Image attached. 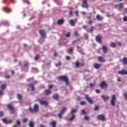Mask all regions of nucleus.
Returning a JSON list of instances; mask_svg holds the SVG:
<instances>
[{"label": "nucleus", "mask_w": 127, "mask_h": 127, "mask_svg": "<svg viewBox=\"0 0 127 127\" xmlns=\"http://www.w3.org/2000/svg\"><path fill=\"white\" fill-rule=\"evenodd\" d=\"M28 86L31 87V91L35 90V87H34V84L33 83H30L28 85Z\"/></svg>", "instance_id": "nucleus-21"}, {"label": "nucleus", "mask_w": 127, "mask_h": 127, "mask_svg": "<svg viewBox=\"0 0 127 127\" xmlns=\"http://www.w3.org/2000/svg\"><path fill=\"white\" fill-rule=\"evenodd\" d=\"M81 115H86V111L85 110H81Z\"/></svg>", "instance_id": "nucleus-49"}, {"label": "nucleus", "mask_w": 127, "mask_h": 127, "mask_svg": "<svg viewBox=\"0 0 127 127\" xmlns=\"http://www.w3.org/2000/svg\"><path fill=\"white\" fill-rule=\"evenodd\" d=\"M69 23L71 26H75V23H76V19L75 20V21H74L73 19H70L69 21Z\"/></svg>", "instance_id": "nucleus-22"}, {"label": "nucleus", "mask_w": 127, "mask_h": 127, "mask_svg": "<svg viewBox=\"0 0 127 127\" xmlns=\"http://www.w3.org/2000/svg\"><path fill=\"white\" fill-rule=\"evenodd\" d=\"M87 23H88V24H91V25H92V24H93V21H92V20H90L89 21H88V22H87Z\"/></svg>", "instance_id": "nucleus-56"}, {"label": "nucleus", "mask_w": 127, "mask_h": 127, "mask_svg": "<svg viewBox=\"0 0 127 127\" xmlns=\"http://www.w3.org/2000/svg\"><path fill=\"white\" fill-rule=\"evenodd\" d=\"M74 35H75V36H79V33H78L77 31H75L74 32Z\"/></svg>", "instance_id": "nucleus-52"}, {"label": "nucleus", "mask_w": 127, "mask_h": 127, "mask_svg": "<svg viewBox=\"0 0 127 127\" xmlns=\"http://www.w3.org/2000/svg\"><path fill=\"white\" fill-rule=\"evenodd\" d=\"M123 30L125 32H127V28H126V27L123 28Z\"/></svg>", "instance_id": "nucleus-64"}, {"label": "nucleus", "mask_w": 127, "mask_h": 127, "mask_svg": "<svg viewBox=\"0 0 127 127\" xmlns=\"http://www.w3.org/2000/svg\"><path fill=\"white\" fill-rule=\"evenodd\" d=\"M32 80H33V78H29L27 79V81H28V82H29Z\"/></svg>", "instance_id": "nucleus-63"}, {"label": "nucleus", "mask_w": 127, "mask_h": 127, "mask_svg": "<svg viewBox=\"0 0 127 127\" xmlns=\"http://www.w3.org/2000/svg\"><path fill=\"white\" fill-rule=\"evenodd\" d=\"M71 117L70 119H68V121L69 122H72V121H74L75 120V115H71Z\"/></svg>", "instance_id": "nucleus-31"}, {"label": "nucleus", "mask_w": 127, "mask_h": 127, "mask_svg": "<svg viewBox=\"0 0 127 127\" xmlns=\"http://www.w3.org/2000/svg\"><path fill=\"white\" fill-rule=\"evenodd\" d=\"M7 107L8 109V110L11 111L10 114H11V115H13V114L15 113V112L14 111V107L12 106V105H11V104H7Z\"/></svg>", "instance_id": "nucleus-5"}, {"label": "nucleus", "mask_w": 127, "mask_h": 127, "mask_svg": "<svg viewBox=\"0 0 127 127\" xmlns=\"http://www.w3.org/2000/svg\"><path fill=\"white\" fill-rule=\"evenodd\" d=\"M27 121H28V120L27 118H25L23 120V123L25 124V123H27Z\"/></svg>", "instance_id": "nucleus-50"}, {"label": "nucleus", "mask_w": 127, "mask_h": 127, "mask_svg": "<svg viewBox=\"0 0 127 127\" xmlns=\"http://www.w3.org/2000/svg\"><path fill=\"white\" fill-rule=\"evenodd\" d=\"M39 33L43 38H46V32L44 30H39Z\"/></svg>", "instance_id": "nucleus-7"}, {"label": "nucleus", "mask_w": 127, "mask_h": 127, "mask_svg": "<svg viewBox=\"0 0 127 127\" xmlns=\"http://www.w3.org/2000/svg\"><path fill=\"white\" fill-rule=\"evenodd\" d=\"M98 61H100V62H103V63L106 61V60L105 59V58L102 56L98 57Z\"/></svg>", "instance_id": "nucleus-19"}, {"label": "nucleus", "mask_w": 127, "mask_h": 127, "mask_svg": "<svg viewBox=\"0 0 127 127\" xmlns=\"http://www.w3.org/2000/svg\"><path fill=\"white\" fill-rule=\"evenodd\" d=\"M117 101V97L116 95L113 94L111 97V99L110 100V104L112 107H115L116 106V102Z\"/></svg>", "instance_id": "nucleus-3"}, {"label": "nucleus", "mask_w": 127, "mask_h": 127, "mask_svg": "<svg viewBox=\"0 0 127 127\" xmlns=\"http://www.w3.org/2000/svg\"><path fill=\"white\" fill-rule=\"evenodd\" d=\"M73 50H74V48H70L68 53H71V52H73Z\"/></svg>", "instance_id": "nucleus-45"}, {"label": "nucleus", "mask_w": 127, "mask_h": 127, "mask_svg": "<svg viewBox=\"0 0 127 127\" xmlns=\"http://www.w3.org/2000/svg\"><path fill=\"white\" fill-rule=\"evenodd\" d=\"M76 101H81V97L77 96L76 98Z\"/></svg>", "instance_id": "nucleus-58"}, {"label": "nucleus", "mask_w": 127, "mask_h": 127, "mask_svg": "<svg viewBox=\"0 0 127 127\" xmlns=\"http://www.w3.org/2000/svg\"><path fill=\"white\" fill-rule=\"evenodd\" d=\"M40 59V56L39 55H37L35 57V61H37L39 59Z\"/></svg>", "instance_id": "nucleus-33"}, {"label": "nucleus", "mask_w": 127, "mask_h": 127, "mask_svg": "<svg viewBox=\"0 0 127 127\" xmlns=\"http://www.w3.org/2000/svg\"><path fill=\"white\" fill-rule=\"evenodd\" d=\"M59 81L65 82L66 86H69V78L66 75H61L57 77Z\"/></svg>", "instance_id": "nucleus-1"}, {"label": "nucleus", "mask_w": 127, "mask_h": 127, "mask_svg": "<svg viewBox=\"0 0 127 127\" xmlns=\"http://www.w3.org/2000/svg\"><path fill=\"white\" fill-rule=\"evenodd\" d=\"M122 62L124 65H127V58L124 57L122 59Z\"/></svg>", "instance_id": "nucleus-24"}, {"label": "nucleus", "mask_w": 127, "mask_h": 127, "mask_svg": "<svg viewBox=\"0 0 127 127\" xmlns=\"http://www.w3.org/2000/svg\"><path fill=\"white\" fill-rule=\"evenodd\" d=\"M99 106H95V108H94V111H98V109H99Z\"/></svg>", "instance_id": "nucleus-57"}, {"label": "nucleus", "mask_w": 127, "mask_h": 127, "mask_svg": "<svg viewBox=\"0 0 127 127\" xmlns=\"http://www.w3.org/2000/svg\"><path fill=\"white\" fill-rule=\"evenodd\" d=\"M118 74L119 75H127V70L123 69L118 71Z\"/></svg>", "instance_id": "nucleus-11"}, {"label": "nucleus", "mask_w": 127, "mask_h": 127, "mask_svg": "<svg viewBox=\"0 0 127 127\" xmlns=\"http://www.w3.org/2000/svg\"><path fill=\"white\" fill-rule=\"evenodd\" d=\"M123 20H124V21H127V16L124 17Z\"/></svg>", "instance_id": "nucleus-60"}, {"label": "nucleus", "mask_w": 127, "mask_h": 127, "mask_svg": "<svg viewBox=\"0 0 127 127\" xmlns=\"http://www.w3.org/2000/svg\"><path fill=\"white\" fill-rule=\"evenodd\" d=\"M56 67H58V66H61L62 65V63L61 61L59 62L58 64H56Z\"/></svg>", "instance_id": "nucleus-38"}, {"label": "nucleus", "mask_w": 127, "mask_h": 127, "mask_svg": "<svg viewBox=\"0 0 127 127\" xmlns=\"http://www.w3.org/2000/svg\"><path fill=\"white\" fill-rule=\"evenodd\" d=\"M81 6L84 8H89V5H88V3H87V0H82Z\"/></svg>", "instance_id": "nucleus-10"}, {"label": "nucleus", "mask_w": 127, "mask_h": 127, "mask_svg": "<svg viewBox=\"0 0 127 127\" xmlns=\"http://www.w3.org/2000/svg\"><path fill=\"white\" fill-rule=\"evenodd\" d=\"M78 41H80V39L77 40H74V41H72V44H74V43H77V42H78Z\"/></svg>", "instance_id": "nucleus-51"}, {"label": "nucleus", "mask_w": 127, "mask_h": 127, "mask_svg": "<svg viewBox=\"0 0 127 127\" xmlns=\"http://www.w3.org/2000/svg\"><path fill=\"white\" fill-rule=\"evenodd\" d=\"M74 113H77V110H76L75 109L71 110L70 114L71 115H75V114H74Z\"/></svg>", "instance_id": "nucleus-36"}, {"label": "nucleus", "mask_w": 127, "mask_h": 127, "mask_svg": "<svg viewBox=\"0 0 127 127\" xmlns=\"http://www.w3.org/2000/svg\"><path fill=\"white\" fill-rule=\"evenodd\" d=\"M39 109V106H38V104H35L34 106V113H37L38 109Z\"/></svg>", "instance_id": "nucleus-20"}, {"label": "nucleus", "mask_w": 127, "mask_h": 127, "mask_svg": "<svg viewBox=\"0 0 127 127\" xmlns=\"http://www.w3.org/2000/svg\"><path fill=\"white\" fill-rule=\"evenodd\" d=\"M96 19L98 20V21H102L104 19V17L100 16L99 14L96 15Z\"/></svg>", "instance_id": "nucleus-17"}, {"label": "nucleus", "mask_w": 127, "mask_h": 127, "mask_svg": "<svg viewBox=\"0 0 127 127\" xmlns=\"http://www.w3.org/2000/svg\"><path fill=\"white\" fill-rule=\"evenodd\" d=\"M65 22V21L64 19H59L57 21V24L59 25H61L62 24H63Z\"/></svg>", "instance_id": "nucleus-16"}, {"label": "nucleus", "mask_w": 127, "mask_h": 127, "mask_svg": "<svg viewBox=\"0 0 127 127\" xmlns=\"http://www.w3.org/2000/svg\"><path fill=\"white\" fill-rule=\"evenodd\" d=\"M93 67L95 69H100V67H102V64L95 63L93 64Z\"/></svg>", "instance_id": "nucleus-14"}, {"label": "nucleus", "mask_w": 127, "mask_h": 127, "mask_svg": "<svg viewBox=\"0 0 127 127\" xmlns=\"http://www.w3.org/2000/svg\"><path fill=\"white\" fill-rule=\"evenodd\" d=\"M39 103L41 105H43L44 106H46V107L48 106V102L45 100H40Z\"/></svg>", "instance_id": "nucleus-13"}, {"label": "nucleus", "mask_w": 127, "mask_h": 127, "mask_svg": "<svg viewBox=\"0 0 127 127\" xmlns=\"http://www.w3.org/2000/svg\"><path fill=\"white\" fill-rule=\"evenodd\" d=\"M77 51L82 55H85L84 52L82 50V49L80 50H77Z\"/></svg>", "instance_id": "nucleus-34"}, {"label": "nucleus", "mask_w": 127, "mask_h": 127, "mask_svg": "<svg viewBox=\"0 0 127 127\" xmlns=\"http://www.w3.org/2000/svg\"><path fill=\"white\" fill-rule=\"evenodd\" d=\"M6 88V84H2L1 85V90H4Z\"/></svg>", "instance_id": "nucleus-35"}, {"label": "nucleus", "mask_w": 127, "mask_h": 127, "mask_svg": "<svg viewBox=\"0 0 127 127\" xmlns=\"http://www.w3.org/2000/svg\"><path fill=\"white\" fill-rule=\"evenodd\" d=\"M100 87L101 89H106L108 88V84L106 83V81H102L100 84Z\"/></svg>", "instance_id": "nucleus-8"}, {"label": "nucleus", "mask_w": 127, "mask_h": 127, "mask_svg": "<svg viewBox=\"0 0 127 127\" xmlns=\"http://www.w3.org/2000/svg\"><path fill=\"white\" fill-rule=\"evenodd\" d=\"M95 92L97 94H100L101 93V91L99 89H96Z\"/></svg>", "instance_id": "nucleus-55"}, {"label": "nucleus", "mask_w": 127, "mask_h": 127, "mask_svg": "<svg viewBox=\"0 0 127 127\" xmlns=\"http://www.w3.org/2000/svg\"><path fill=\"white\" fill-rule=\"evenodd\" d=\"M65 59L66 60H71V57H70L69 56H66L65 57Z\"/></svg>", "instance_id": "nucleus-48"}, {"label": "nucleus", "mask_w": 127, "mask_h": 127, "mask_svg": "<svg viewBox=\"0 0 127 127\" xmlns=\"http://www.w3.org/2000/svg\"><path fill=\"white\" fill-rule=\"evenodd\" d=\"M103 39V37H102V35L99 34L95 37V40L96 42L98 43H102V39Z\"/></svg>", "instance_id": "nucleus-6"}, {"label": "nucleus", "mask_w": 127, "mask_h": 127, "mask_svg": "<svg viewBox=\"0 0 127 127\" xmlns=\"http://www.w3.org/2000/svg\"><path fill=\"white\" fill-rule=\"evenodd\" d=\"M51 94H52V92L51 91V90L49 89H46L45 90L44 95L45 96H47L48 95H50Z\"/></svg>", "instance_id": "nucleus-18"}, {"label": "nucleus", "mask_w": 127, "mask_h": 127, "mask_svg": "<svg viewBox=\"0 0 127 127\" xmlns=\"http://www.w3.org/2000/svg\"><path fill=\"white\" fill-rule=\"evenodd\" d=\"M2 95H3V90L0 89V96L1 97Z\"/></svg>", "instance_id": "nucleus-44"}, {"label": "nucleus", "mask_w": 127, "mask_h": 127, "mask_svg": "<svg viewBox=\"0 0 127 127\" xmlns=\"http://www.w3.org/2000/svg\"><path fill=\"white\" fill-rule=\"evenodd\" d=\"M120 8H124V3H120L118 5Z\"/></svg>", "instance_id": "nucleus-37"}, {"label": "nucleus", "mask_w": 127, "mask_h": 127, "mask_svg": "<svg viewBox=\"0 0 127 127\" xmlns=\"http://www.w3.org/2000/svg\"><path fill=\"white\" fill-rule=\"evenodd\" d=\"M17 99L19 100H22V95L21 94L18 93L17 94Z\"/></svg>", "instance_id": "nucleus-30"}, {"label": "nucleus", "mask_w": 127, "mask_h": 127, "mask_svg": "<svg viewBox=\"0 0 127 127\" xmlns=\"http://www.w3.org/2000/svg\"><path fill=\"white\" fill-rule=\"evenodd\" d=\"M20 121L17 120L16 122V124L17 125V126H20Z\"/></svg>", "instance_id": "nucleus-54"}, {"label": "nucleus", "mask_w": 127, "mask_h": 127, "mask_svg": "<svg viewBox=\"0 0 127 127\" xmlns=\"http://www.w3.org/2000/svg\"><path fill=\"white\" fill-rule=\"evenodd\" d=\"M124 96L126 100H127V93H124Z\"/></svg>", "instance_id": "nucleus-53"}, {"label": "nucleus", "mask_w": 127, "mask_h": 127, "mask_svg": "<svg viewBox=\"0 0 127 127\" xmlns=\"http://www.w3.org/2000/svg\"><path fill=\"white\" fill-rule=\"evenodd\" d=\"M35 126V125L34 124V122L32 121H30L29 123V127H34Z\"/></svg>", "instance_id": "nucleus-27"}, {"label": "nucleus", "mask_w": 127, "mask_h": 127, "mask_svg": "<svg viewBox=\"0 0 127 127\" xmlns=\"http://www.w3.org/2000/svg\"><path fill=\"white\" fill-rule=\"evenodd\" d=\"M101 98L104 100V101H108V100H110V97L109 96L101 95Z\"/></svg>", "instance_id": "nucleus-25"}, {"label": "nucleus", "mask_w": 127, "mask_h": 127, "mask_svg": "<svg viewBox=\"0 0 127 127\" xmlns=\"http://www.w3.org/2000/svg\"><path fill=\"white\" fill-rule=\"evenodd\" d=\"M89 86L91 88H92V87H94V86H95V84L93 83H90L89 84Z\"/></svg>", "instance_id": "nucleus-61"}, {"label": "nucleus", "mask_w": 127, "mask_h": 127, "mask_svg": "<svg viewBox=\"0 0 127 127\" xmlns=\"http://www.w3.org/2000/svg\"><path fill=\"white\" fill-rule=\"evenodd\" d=\"M85 100L87 101V102L91 104V105L93 104L94 101H93V100L92 98L89 97V95L88 94H85Z\"/></svg>", "instance_id": "nucleus-9"}, {"label": "nucleus", "mask_w": 127, "mask_h": 127, "mask_svg": "<svg viewBox=\"0 0 127 127\" xmlns=\"http://www.w3.org/2000/svg\"><path fill=\"white\" fill-rule=\"evenodd\" d=\"M2 122L3 123H4V124H7V120H6V119H2Z\"/></svg>", "instance_id": "nucleus-46"}, {"label": "nucleus", "mask_w": 127, "mask_h": 127, "mask_svg": "<svg viewBox=\"0 0 127 127\" xmlns=\"http://www.w3.org/2000/svg\"><path fill=\"white\" fill-rule=\"evenodd\" d=\"M4 116V112L3 111H0V117H3Z\"/></svg>", "instance_id": "nucleus-42"}, {"label": "nucleus", "mask_w": 127, "mask_h": 127, "mask_svg": "<svg viewBox=\"0 0 127 127\" xmlns=\"http://www.w3.org/2000/svg\"><path fill=\"white\" fill-rule=\"evenodd\" d=\"M84 120H85V121H90V119H89V116H85V117H84Z\"/></svg>", "instance_id": "nucleus-41"}, {"label": "nucleus", "mask_w": 127, "mask_h": 127, "mask_svg": "<svg viewBox=\"0 0 127 127\" xmlns=\"http://www.w3.org/2000/svg\"><path fill=\"white\" fill-rule=\"evenodd\" d=\"M117 46V44H116V43L112 42L110 44V47H112V48H115Z\"/></svg>", "instance_id": "nucleus-29"}, {"label": "nucleus", "mask_w": 127, "mask_h": 127, "mask_svg": "<svg viewBox=\"0 0 127 127\" xmlns=\"http://www.w3.org/2000/svg\"><path fill=\"white\" fill-rule=\"evenodd\" d=\"M97 120L98 121H101V122H106V116L104 114L98 115L97 117Z\"/></svg>", "instance_id": "nucleus-4"}, {"label": "nucleus", "mask_w": 127, "mask_h": 127, "mask_svg": "<svg viewBox=\"0 0 127 127\" xmlns=\"http://www.w3.org/2000/svg\"><path fill=\"white\" fill-rule=\"evenodd\" d=\"M2 10L5 12H7V13H9L11 11V9L8 7V6H4L2 8Z\"/></svg>", "instance_id": "nucleus-12"}, {"label": "nucleus", "mask_w": 127, "mask_h": 127, "mask_svg": "<svg viewBox=\"0 0 127 127\" xmlns=\"http://www.w3.org/2000/svg\"><path fill=\"white\" fill-rule=\"evenodd\" d=\"M80 104L81 106H84V105H86V102H85L84 101H81L80 103Z\"/></svg>", "instance_id": "nucleus-43"}, {"label": "nucleus", "mask_w": 127, "mask_h": 127, "mask_svg": "<svg viewBox=\"0 0 127 127\" xmlns=\"http://www.w3.org/2000/svg\"><path fill=\"white\" fill-rule=\"evenodd\" d=\"M87 18H88V19H92V15H91L90 16H87Z\"/></svg>", "instance_id": "nucleus-62"}, {"label": "nucleus", "mask_w": 127, "mask_h": 127, "mask_svg": "<svg viewBox=\"0 0 127 127\" xmlns=\"http://www.w3.org/2000/svg\"><path fill=\"white\" fill-rule=\"evenodd\" d=\"M67 111V107H64L62 108L61 112L60 113L58 114V117L59 119H63V115L65 113V112Z\"/></svg>", "instance_id": "nucleus-2"}, {"label": "nucleus", "mask_w": 127, "mask_h": 127, "mask_svg": "<svg viewBox=\"0 0 127 127\" xmlns=\"http://www.w3.org/2000/svg\"><path fill=\"white\" fill-rule=\"evenodd\" d=\"M84 36H85L86 40H88V39H89V35L88 34H85L84 35Z\"/></svg>", "instance_id": "nucleus-47"}, {"label": "nucleus", "mask_w": 127, "mask_h": 127, "mask_svg": "<svg viewBox=\"0 0 127 127\" xmlns=\"http://www.w3.org/2000/svg\"><path fill=\"white\" fill-rule=\"evenodd\" d=\"M53 98H54L55 100H58L59 96L57 94H55L53 95Z\"/></svg>", "instance_id": "nucleus-28"}, {"label": "nucleus", "mask_w": 127, "mask_h": 127, "mask_svg": "<svg viewBox=\"0 0 127 127\" xmlns=\"http://www.w3.org/2000/svg\"><path fill=\"white\" fill-rule=\"evenodd\" d=\"M93 31H94V27L91 26L90 27V29H89L88 31L87 32L88 33H91V32H93Z\"/></svg>", "instance_id": "nucleus-32"}, {"label": "nucleus", "mask_w": 127, "mask_h": 127, "mask_svg": "<svg viewBox=\"0 0 127 127\" xmlns=\"http://www.w3.org/2000/svg\"><path fill=\"white\" fill-rule=\"evenodd\" d=\"M102 50L104 53H107V52L108 51V47L106 46H103Z\"/></svg>", "instance_id": "nucleus-23"}, {"label": "nucleus", "mask_w": 127, "mask_h": 127, "mask_svg": "<svg viewBox=\"0 0 127 127\" xmlns=\"http://www.w3.org/2000/svg\"><path fill=\"white\" fill-rule=\"evenodd\" d=\"M70 36H71V33L70 32H67V34L65 35V37H70Z\"/></svg>", "instance_id": "nucleus-39"}, {"label": "nucleus", "mask_w": 127, "mask_h": 127, "mask_svg": "<svg viewBox=\"0 0 127 127\" xmlns=\"http://www.w3.org/2000/svg\"><path fill=\"white\" fill-rule=\"evenodd\" d=\"M50 125H52V127H56V125H57V123L56 121H54L50 123Z\"/></svg>", "instance_id": "nucleus-26"}, {"label": "nucleus", "mask_w": 127, "mask_h": 127, "mask_svg": "<svg viewBox=\"0 0 127 127\" xmlns=\"http://www.w3.org/2000/svg\"><path fill=\"white\" fill-rule=\"evenodd\" d=\"M24 66L25 67H27L28 66V63H27V62H26V63H25Z\"/></svg>", "instance_id": "nucleus-59"}, {"label": "nucleus", "mask_w": 127, "mask_h": 127, "mask_svg": "<svg viewBox=\"0 0 127 127\" xmlns=\"http://www.w3.org/2000/svg\"><path fill=\"white\" fill-rule=\"evenodd\" d=\"M29 110L30 112V113H34V109H32L31 107H30L29 108Z\"/></svg>", "instance_id": "nucleus-40"}, {"label": "nucleus", "mask_w": 127, "mask_h": 127, "mask_svg": "<svg viewBox=\"0 0 127 127\" xmlns=\"http://www.w3.org/2000/svg\"><path fill=\"white\" fill-rule=\"evenodd\" d=\"M75 65L76 66V67L78 68L79 66H80V67H83V66H85V64L84 63H83L82 64H81L79 63V62H76L75 63Z\"/></svg>", "instance_id": "nucleus-15"}]
</instances>
